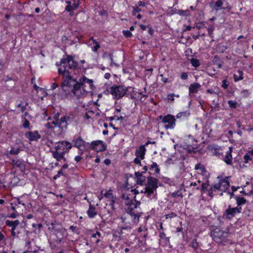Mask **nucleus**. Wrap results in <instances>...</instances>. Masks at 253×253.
I'll list each match as a JSON object with an SVG mask.
<instances>
[{
  "mask_svg": "<svg viewBox=\"0 0 253 253\" xmlns=\"http://www.w3.org/2000/svg\"><path fill=\"white\" fill-rule=\"evenodd\" d=\"M55 65L58 67L57 72L62 77L61 86L64 94L62 98H70L76 96L80 98L83 94L90 92L95 88L93 81L87 78L85 76L75 78L71 75L72 71L76 70L80 72H85L86 68L80 65L74 59L71 55H64L60 61L57 62Z\"/></svg>",
  "mask_w": 253,
  "mask_h": 253,
  "instance_id": "f257e3e1",
  "label": "nucleus"
},
{
  "mask_svg": "<svg viewBox=\"0 0 253 253\" xmlns=\"http://www.w3.org/2000/svg\"><path fill=\"white\" fill-rule=\"evenodd\" d=\"M125 204L126 207V212L130 216L133 222H138L139 217L142 214L141 210L139 207L141 202L137 201L135 196H134L133 199L125 202Z\"/></svg>",
  "mask_w": 253,
  "mask_h": 253,
  "instance_id": "f03ea898",
  "label": "nucleus"
},
{
  "mask_svg": "<svg viewBox=\"0 0 253 253\" xmlns=\"http://www.w3.org/2000/svg\"><path fill=\"white\" fill-rule=\"evenodd\" d=\"M211 236L215 242L223 246L231 244L228 232L223 231L219 228H215L211 231Z\"/></svg>",
  "mask_w": 253,
  "mask_h": 253,
  "instance_id": "7ed1b4c3",
  "label": "nucleus"
},
{
  "mask_svg": "<svg viewBox=\"0 0 253 253\" xmlns=\"http://www.w3.org/2000/svg\"><path fill=\"white\" fill-rule=\"evenodd\" d=\"M60 113H55L53 116L54 121L52 124L54 125V127H58L59 130V133H62L63 131L66 129L67 126L73 121L72 118L68 116H64L60 119Z\"/></svg>",
  "mask_w": 253,
  "mask_h": 253,
  "instance_id": "20e7f679",
  "label": "nucleus"
},
{
  "mask_svg": "<svg viewBox=\"0 0 253 253\" xmlns=\"http://www.w3.org/2000/svg\"><path fill=\"white\" fill-rule=\"evenodd\" d=\"M107 91L108 93L106 94H111L113 96V99L115 100H119L125 96V93H126L125 85L115 84L110 87Z\"/></svg>",
  "mask_w": 253,
  "mask_h": 253,
  "instance_id": "39448f33",
  "label": "nucleus"
},
{
  "mask_svg": "<svg viewBox=\"0 0 253 253\" xmlns=\"http://www.w3.org/2000/svg\"><path fill=\"white\" fill-rule=\"evenodd\" d=\"M157 119L158 120H161V123L166 124L165 128L166 129H173L175 127L176 119L171 114H168L164 116L160 115Z\"/></svg>",
  "mask_w": 253,
  "mask_h": 253,
  "instance_id": "423d86ee",
  "label": "nucleus"
},
{
  "mask_svg": "<svg viewBox=\"0 0 253 253\" xmlns=\"http://www.w3.org/2000/svg\"><path fill=\"white\" fill-rule=\"evenodd\" d=\"M71 143L72 147H76L81 151V155L83 154L84 150L88 148V144H89V142L85 141L81 136L74 137Z\"/></svg>",
  "mask_w": 253,
  "mask_h": 253,
  "instance_id": "0eeeda50",
  "label": "nucleus"
},
{
  "mask_svg": "<svg viewBox=\"0 0 253 253\" xmlns=\"http://www.w3.org/2000/svg\"><path fill=\"white\" fill-rule=\"evenodd\" d=\"M158 180L157 178L149 176L147 178V183L145 188V193H147L148 196L152 195L154 191L158 188Z\"/></svg>",
  "mask_w": 253,
  "mask_h": 253,
  "instance_id": "6e6552de",
  "label": "nucleus"
},
{
  "mask_svg": "<svg viewBox=\"0 0 253 253\" xmlns=\"http://www.w3.org/2000/svg\"><path fill=\"white\" fill-rule=\"evenodd\" d=\"M107 145L106 143L100 140L93 141L88 144V148L98 152L105 151Z\"/></svg>",
  "mask_w": 253,
  "mask_h": 253,
  "instance_id": "1a4fd4ad",
  "label": "nucleus"
},
{
  "mask_svg": "<svg viewBox=\"0 0 253 253\" xmlns=\"http://www.w3.org/2000/svg\"><path fill=\"white\" fill-rule=\"evenodd\" d=\"M72 148V144L67 141H59L56 143L55 149L59 151L60 152H64V154L67 153Z\"/></svg>",
  "mask_w": 253,
  "mask_h": 253,
  "instance_id": "9d476101",
  "label": "nucleus"
},
{
  "mask_svg": "<svg viewBox=\"0 0 253 253\" xmlns=\"http://www.w3.org/2000/svg\"><path fill=\"white\" fill-rule=\"evenodd\" d=\"M24 136L30 142H38L41 138V135L37 130L27 131Z\"/></svg>",
  "mask_w": 253,
  "mask_h": 253,
  "instance_id": "9b49d317",
  "label": "nucleus"
},
{
  "mask_svg": "<svg viewBox=\"0 0 253 253\" xmlns=\"http://www.w3.org/2000/svg\"><path fill=\"white\" fill-rule=\"evenodd\" d=\"M236 213H237L234 208L231 207V206L230 205L228 206V208L223 212L222 217L224 219L231 220L236 215Z\"/></svg>",
  "mask_w": 253,
  "mask_h": 253,
  "instance_id": "f8f14e48",
  "label": "nucleus"
},
{
  "mask_svg": "<svg viewBox=\"0 0 253 253\" xmlns=\"http://www.w3.org/2000/svg\"><path fill=\"white\" fill-rule=\"evenodd\" d=\"M137 232L139 233L143 232V235H138V243H140L142 241H146L148 235V228L145 226H140L137 229Z\"/></svg>",
  "mask_w": 253,
  "mask_h": 253,
  "instance_id": "ddd939ff",
  "label": "nucleus"
},
{
  "mask_svg": "<svg viewBox=\"0 0 253 253\" xmlns=\"http://www.w3.org/2000/svg\"><path fill=\"white\" fill-rule=\"evenodd\" d=\"M91 41V43H89L88 45L91 48L92 51L94 53H98V49L100 48V43L94 39L93 37H91L89 38V42Z\"/></svg>",
  "mask_w": 253,
  "mask_h": 253,
  "instance_id": "4468645a",
  "label": "nucleus"
},
{
  "mask_svg": "<svg viewBox=\"0 0 253 253\" xmlns=\"http://www.w3.org/2000/svg\"><path fill=\"white\" fill-rule=\"evenodd\" d=\"M52 157L57 161L60 162L62 160H63L64 162L66 161V159L65 157V154L64 152H60L59 151L55 149L51 151Z\"/></svg>",
  "mask_w": 253,
  "mask_h": 253,
  "instance_id": "2eb2a0df",
  "label": "nucleus"
},
{
  "mask_svg": "<svg viewBox=\"0 0 253 253\" xmlns=\"http://www.w3.org/2000/svg\"><path fill=\"white\" fill-rule=\"evenodd\" d=\"M229 179V177L226 176L224 178L220 179L219 181L221 185V191L226 192L228 190L230 185Z\"/></svg>",
  "mask_w": 253,
  "mask_h": 253,
  "instance_id": "dca6fc26",
  "label": "nucleus"
},
{
  "mask_svg": "<svg viewBox=\"0 0 253 253\" xmlns=\"http://www.w3.org/2000/svg\"><path fill=\"white\" fill-rule=\"evenodd\" d=\"M223 0H217L214 3L211 2L210 3V6L212 8L213 10L217 11L220 10L225 9V8L223 7Z\"/></svg>",
  "mask_w": 253,
  "mask_h": 253,
  "instance_id": "f3484780",
  "label": "nucleus"
},
{
  "mask_svg": "<svg viewBox=\"0 0 253 253\" xmlns=\"http://www.w3.org/2000/svg\"><path fill=\"white\" fill-rule=\"evenodd\" d=\"M201 85L198 83H194L190 84L189 86V95L197 93L201 89Z\"/></svg>",
  "mask_w": 253,
  "mask_h": 253,
  "instance_id": "a211bd4d",
  "label": "nucleus"
},
{
  "mask_svg": "<svg viewBox=\"0 0 253 253\" xmlns=\"http://www.w3.org/2000/svg\"><path fill=\"white\" fill-rule=\"evenodd\" d=\"M232 148L231 147H229V149L228 151L226 152L225 157H224L223 160V161L228 165H232Z\"/></svg>",
  "mask_w": 253,
  "mask_h": 253,
  "instance_id": "6ab92c4d",
  "label": "nucleus"
},
{
  "mask_svg": "<svg viewBox=\"0 0 253 253\" xmlns=\"http://www.w3.org/2000/svg\"><path fill=\"white\" fill-rule=\"evenodd\" d=\"M146 151V149L145 147V145H141L138 149L136 150L135 155L141 160H143L145 158Z\"/></svg>",
  "mask_w": 253,
  "mask_h": 253,
  "instance_id": "aec40b11",
  "label": "nucleus"
},
{
  "mask_svg": "<svg viewBox=\"0 0 253 253\" xmlns=\"http://www.w3.org/2000/svg\"><path fill=\"white\" fill-rule=\"evenodd\" d=\"M80 6V4L78 3H73V4L70 5H66L65 8V10L69 13L71 16L74 15V10L77 9Z\"/></svg>",
  "mask_w": 253,
  "mask_h": 253,
  "instance_id": "412c9836",
  "label": "nucleus"
},
{
  "mask_svg": "<svg viewBox=\"0 0 253 253\" xmlns=\"http://www.w3.org/2000/svg\"><path fill=\"white\" fill-rule=\"evenodd\" d=\"M86 213L89 218H94L97 214V212L96 211L95 206L92 204H89V208L86 211Z\"/></svg>",
  "mask_w": 253,
  "mask_h": 253,
  "instance_id": "4be33fe9",
  "label": "nucleus"
},
{
  "mask_svg": "<svg viewBox=\"0 0 253 253\" xmlns=\"http://www.w3.org/2000/svg\"><path fill=\"white\" fill-rule=\"evenodd\" d=\"M135 175L137 184L140 185H143L146 180V177L143 175V173L139 171L135 172Z\"/></svg>",
  "mask_w": 253,
  "mask_h": 253,
  "instance_id": "5701e85b",
  "label": "nucleus"
},
{
  "mask_svg": "<svg viewBox=\"0 0 253 253\" xmlns=\"http://www.w3.org/2000/svg\"><path fill=\"white\" fill-rule=\"evenodd\" d=\"M125 91L126 93H125V96L132 98H133V93L134 92V88L132 86H125Z\"/></svg>",
  "mask_w": 253,
  "mask_h": 253,
  "instance_id": "b1692460",
  "label": "nucleus"
},
{
  "mask_svg": "<svg viewBox=\"0 0 253 253\" xmlns=\"http://www.w3.org/2000/svg\"><path fill=\"white\" fill-rule=\"evenodd\" d=\"M12 164L14 167L18 168L21 169L25 168L24 162L20 159L13 160L12 161Z\"/></svg>",
  "mask_w": 253,
  "mask_h": 253,
  "instance_id": "393cba45",
  "label": "nucleus"
},
{
  "mask_svg": "<svg viewBox=\"0 0 253 253\" xmlns=\"http://www.w3.org/2000/svg\"><path fill=\"white\" fill-rule=\"evenodd\" d=\"M5 223L7 226L11 227V229H13V230H15L16 227L20 223L19 221L18 220H15L14 221L6 220Z\"/></svg>",
  "mask_w": 253,
  "mask_h": 253,
  "instance_id": "a878e982",
  "label": "nucleus"
},
{
  "mask_svg": "<svg viewBox=\"0 0 253 253\" xmlns=\"http://www.w3.org/2000/svg\"><path fill=\"white\" fill-rule=\"evenodd\" d=\"M190 116V113L187 111H183V112H180L178 113L176 116V117L178 119H180L181 120H183L185 119H187L188 117Z\"/></svg>",
  "mask_w": 253,
  "mask_h": 253,
  "instance_id": "bb28decb",
  "label": "nucleus"
},
{
  "mask_svg": "<svg viewBox=\"0 0 253 253\" xmlns=\"http://www.w3.org/2000/svg\"><path fill=\"white\" fill-rule=\"evenodd\" d=\"M235 199L238 206H243L247 203V200L240 196H235Z\"/></svg>",
  "mask_w": 253,
  "mask_h": 253,
  "instance_id": "cd10ccee",
  "label": "nucleus"
},
{
  "mask_svg": "<svg viewBox=\"0 0 253 253\" xmlns=\"http://www.w3.org/2000/svg\"><path fill=\"white\" fill-rule=\"evenodd\" d=\"M253 157V150L248 151L244 156V163H248L250 161H252Z\"/></svg>",
  "mask_w": 253,
  "mask_h": 253,
  "instance_id": "c85d7f7f",
  "label": "nucleus"
},
{
  "mask_svg": "<svg viewBox=\"0 0 253 253\" xmlns=\"http://www.w3.org/2000/svg\"><path fill=\"white\" fill-rule=\"evenodd\" d=\"M149 169L151 170H154L155 173L157 175L160 174V169L159 168V166L156 162H152V164L151 165H150Z\"/></svg>",
  "mask_w": 253,
  "mask_h": 253,
  "instance_id": "c756f323",
  "label": "nucleus"
},
{
  "mask_svg": "<svg viewBox=\"0 0 253 253\" xmlns=\"http://www.w3.org/2000/svg\"><path fill=\"white\" fill-rule=\"evenodd\" d=\"M91 237L95 243H98L100 242L99 238L102 237L101 233L99 231H96L95 233L92 234Z\"/></svg>",
  "mask_w": 253,
  "mask_h": 253,
  "instance_id": "7c9ffc66",
  "label": "nucleus"
},
{
  "mask_svg": "<svg viewBox=\"0 0 253 253\" xmlns=\"http://www.w3.org/2000/svg\"><path fill=\"white\" fill-rule=\"evenodd\" d=\"M238 75L234 74L233 75V78L235 82H238L243 79V72L242 71L239 70L238 71Z\"/></svg>",
  "mask_w": 253,
  "mask_h": 253,
  "instance_id": "2f4dec72",
  "label": "nucleus"
},
{
  "mask_svg": "<svg viewBox=\"0 0 253 253\" xmlns=\"http://www.w3.org/2000/svg\"><path fill=\"white\" fill-rule=\"evenodd\" d=\"M212 62L214 65H216L217 66L218 68H222V63L221 62L220 58L218 56H214L213 59L212 60Z\"/></svg>",
  "mask_w": 253,
  "mask_h": 253,
  "instance_id": "473e14b6",
  "label": "nucleus"
},
{
  "mask_svg": "<svg viewBox=\"0 0 253 253\" xmlns=\"http://www.w3.org/2000/svg\"><path fill=\"white\" fill-rule=\"evenodd\" d=\"M211 149L212 151L213 155L216 156L220 157V156L223 155V153L220 152V149L217 147H212Z\"/></svg>",
  "mask_w": 253,
  "mask_h": 253,
  "instance_id": "72a5a7b5",
  "label": "nucleus"
},
{
  "mask_svg": "<svg viewBox=\"0 0 253 253\" xmlns=\"http://www.w3.org/2000/svg\"><path fill=\"white\" fill-rule=\"evenodd\" d=\"M189 246L194 250H197L199 247V243L197 239L194 238L189 243Z\"/></svg>",
  "mask_w": 253,
  "mask_h": 253,
  "instance_id": "f704fd0d",
  "label": "nucleus"
},
{
  "mask_svg": "<svg viewBox=\"0 0 253 253\" xmlns=\"http://www.w3.org/2000/svg\"><path fill=\"white\" fill-rule=\"evenodd\" d=\"M32 226L33 228H34V232L36 233H37V230H38V232L39 233L41 232V228L42 227V224L41 223L39 224L33 223Z\"/></svg>",
  "mask_w": 253,
  "mask_h": 253,
  "instance_id": "c9c22d12",
  "label": "nucleus"
},
{
  "mask_svg": "<svg viewBox=\"0 0 253 253\" xmlns=\"http://www.w3.org/2000/svg\"><path fill=\"white\" fill-rule=\"evenodd\" d=\"M190 61L192 66L195 68L198 67L200 65V62L199 60L197 59L192 58L191 59H190Z\"/></svg>",
  "mask_w": 253,
  "mask_h": 253,
  "instance_id": "e433bc0d",
  "label": "nucleus"
},
{
  "mask_svg": "<svg viewBox=\"0 0 253 253\" xmlns=\"http://www.w3.org/2000/svg\"><path fill=\"white\" fill-rule=\"evenodd\" d=\"M22 126L24 128H28L29 130H31L32 128V126H30V123L29 121L25 118H24Z\"/></svg>",
  "mask_w": 253,
  "mask_h": 253,
  "instance_id": "4c0bfd02",
  "label": "nucleus"
},
{
  "mask_svg": "<svg viewBox=\"0 0 253 253\" xmlns=\"http://www.w3.org/2000/svg\"><path fill=\"white\" fill-rule=\"evenodd\" d=\"M214 27L212 25H210L208 26L207 30L208 32V35L211 38H213V31Z\"/></svg>",
  "mask_w": 253,
  "mask_h": 253,
  "instance_id": "58836bf2",
  "label": "nucleus"
},
{
  "mask_svg": "<svg viewBox=\"0 0 253 253\" xmlns=\"http://www.w3.org/2000/svg\"><path fill=\"white\" fill-rule=\"evenodd\" d=\"M171 196L173 198L181 197L182 198L183 195L180 190H177L171 193Z\"/></svg>",
  "mask_w": 253,
  "mask_h": 253,
  "instance_id": "ea45409f",
  "label": "nucleus"
},
{
  "mask_svg": "<svg viewBox=\"0 0 253 253\" xmlns=\"http://www.w3.org/2000/svg\"><path fill=\"white\" fill-rule=\"evenodd\" d=\"M142 11L141 8H140L138 6L135 5L133 7V10L132 11V15L135 16L137 13H138Z\"/></svg>",
  "mask_w": 253,
  "mask_h": 253,
  "instance_id": "a19ab883",
  "label": "nucleus"
},
{
  "mask_svg": "<svg viewBox=\"0 0 253 253\" xmlns=\"http://www.w3.org/2000/svg\"><path fill=\"white\" fill-rule=\"evenodd\" d=\"M195 169L196 170L200 169L202 172L205 171V168L201 163L197 164L195 166Z\"/></svg>",
  "mask_w": 253,
  "mask_h": 253,
  "instance_id": "79ce46f5",
  "label": "nucleus"
},
{
  "mask_svg": "<svg viewBox=\"0 0 253 253\" xmlns=\"http://www.w3.org/2000/svg\"><path fill=\"white\" fill-rule=\"evenodd\" d=\"M20 152V149L19 148H15L14 147H11L9 153L11 155H17Z\"/></svg>",
  "mask_w": 253,
  "mask_h": 253,
  "instance_id": "37998d69",
  "label": "nucleus"
},
{
  "mask_svg": "<svg viewBox=\"0 0 253 253\" xmlns=\"http://www.w3.org/2000/svg\"><path fill=\"white\" fill-rule=\"evenodd\" d=\"M123 35L126 38H131L132 37V34L129 30H123Z\"/></svg>",
  "mask_w": 253,
  "mask_h": 253,
  "instance_id": "c03bdc74",
  "label": "nucleus"
},
{
  "mask_svg": "<svg viewBox=\"0 0 253 253\" xmlns=\"http://www.w3.org/2000/svg\"><path fill=\"white\" fill-rule=\"evenodd\" d=\"M209 186V184L208 183H203L202 184V186L201 187V191L202 193L205 192L206 191L208 190V188Z\"/></svg>",
  "mask_w": 253,
  "mask_h": 253,
  "instance_id": "a18cd8bd",
  "label": "nucleus"
},
{
  "mask_svg": "<svg viewBox=\"0 0 253 253\" xmlns=\"http://www.w3.org/2000/svg\"><path fill=\"white\" fill-rule=\"evenodd\" d=\"M229 86L228 82L226 79H224L222 81L221 87L224 89H227Z\"/></svg>",
  "mask_w": 253,
  "mask_h": 253,
  "instance_id": "49530a36",
  "label": "nucleus"
},
{
  "mask_svg": "<svg viewBox=\"0 0 253 253\" xmlns=\"http://www.w3.org/2000/svg\"><path fill=\"white\" fill-rule=\"evenodd\" d=\"M228 104L231 108H236L237 107V103L232 100H229Z\"/></svg>",
  "mask_w": 253,
  "mask_h": 253,
  "instance_id": "de8ad7c7",
  "label": "nucleus"
},
{
  "mask_svg": "<svg viewBox=\"0 0 253 253\" xmlns=\"http://www.w3.org/2000/svg\"><path fill=\"white\" fill-rule=\"evenodd\" d=\"M16 202L14 201L12 203H11V208L12 210L16 211V209L19 208V205L16 204Z\"/></svg>",
  "mask_w": 253,
  "mask_h": 253,
  "instance_id": "09e8293b",
  "label": "nucleus"
},
{
  "mask_svg": "<svg viewBox=\"0 0 253 253\" xmlns=\"http://www.w3.org/2000/svg\"><path fill=\"white\" fill-rule=\"evenodd\" d=\"M112 190H110L109 191H107L105 192V193L104 194V196L106 198H110L112 197V199H113V197L112 196Z\"/></svg>",
  "mask_w": 253,
  "mask_h": 253,
  "instance_id": "8fccbe9b",
  "label": "nucleus"
},
{
  "mask_svg": "<svg viewBox=\"0 0 253 253\" xmlns=\"http://www.w3.org/2000/svg\"><path fill=\"white\" fill-rule=\"evenodd\" d=\"M188 78V75L187 72H182L180 75V79L182 80H186Z\"/></svg>",
  "mask_w": 253,
  "mask_h": 253,
  "instance_id": "3c124183",
  "label": "nucleus"
},
{
  "mask_svg": "<svg viewBox=\"0 0 253 253\" xmlns=\"http://www.w3.org/2000/svg\"><path fill=\"white\" fill-rule=\"evenodd\" d=\"M175 94L173 93L168 94V101H173L174 100Z\"/></svg>",
  "mask_w": 253,
  "mask_h": 253,
  "instance_id": "603ef678",
  "label": "nucleus"
},
{
  "mask_svg": "<svg viewBox=\"0 0 253 253\" xmlns=\"http://www.w3.org/2000/svg\"><path fill=\"white\" fill-rule=\"evenodd\" d=\"M176 216H177V214L173 212H171V213L166 214L165 215L166 219L172 218L174 217H176Z\"/></svg>",
  "mask_w": 253,
  "mask_h": 253,
  "instance_id": "864d4df0",
  "label": "nucleus"
},
{
  "mask_svg": "<svg viewBox=\"0 0 253 253\" xmlns=\"http://www.w3.org/2000/svg\"><path fill=\"white\" fill-rule=\"evenodd\" d=\"M213 187L214 189V190H218V191H221V185H220V181H219V182H218L217 183L214 184L213 185Z\"/></svg>",
  "mask_w": 253,
  "mask_h": 253,
  "instance_id": "5fc2aeb1",
  "label": "nucleus"
},
{
  "mask_svg": "<svg viewBox=\"0 0 253 253\" xmlns=\"http://www.w3.org/2000/svg\"><path fill=\"white\" fill-rule=\"evenodd\" d=\"M14 201L16 202V204L19 205V206L20 205H21L23 206H24V207H25V206H26L25 204L24 203H23L22 201H20L19 198H15L14 199Z\"/></svg>",
  "mask_w": 253,
  "mask_h": 253,
  "instance_id": "6e6d98bb",
  "label": "nucleus"
},
{
  "mask_svg": "<svg viewBox=\"0 0 253 253\" xmlns=\"http://www.w3.org/2000/svg\"><path fill=\"white\" fill-rule=\"evenodd\" d=\"M178 13L180 15L187 16L189 14V11L188 10H180Z\"/></svg>",
  "mask_w": 253,
  "mask_h": 253,
  "instance_id": "4d7b16f0",
  "label": "nucleus"
},
{
  "mask_svg": "<svg viewBox=\"0 0 253 253\" xmlns=\"http://www.w3.org/2000/svg\"><path fill=\"white\" fill-rule=\"evenodd\" d=\"M63 175L62 169H60L57 174L55 175L53 177L54 179H56L60 177L61 175Z\"/></svg>",
  "mask_w": 253,
  "mask_h": 253,
  "instance_id": "13d9d810",
  "label": "nucleus"
},
{
  "mask_svg": "<svg viewBox=\"0 0 253 253\" xmlns=\"http://www.w3.org/2000/svg\"><path fill=\"white\" fill-rule=\"evenodd\" d=\"M147 28L148 29V33L151 36L154 32L153 29L152 28V26L150 24L147 25Z\"/></svg>",
  "mask_w": 253,
  "mask_h": 253,
  "instance_id": "bf43d9fd",
  "label": "nucleus"
},
{
  "mask_svg": "<svg viewBox=\"0 0 253 253\" xmlns=\"http://www.w3.org/2000/svg\"><path fill=\"white\" fill-rule=\"evenodd\" d=\"M237 213H240L242 211V206H237L236 207H234Z\"/></svg>",
  "mask_w": 253,
  "mask_h": 253,
  "instance_id": "052dcab7",
  "label": "nucleus"
},
{
  "mask_svg": "<svg viewBox=\"0 0 253 253\" xmlns=\"http://www.w3.org/2000/svg\"><path fill=\"white\" fill-rule=\"evenodd\" d=\"M45 126L48 129L58 128V127H54V125L52 124V122L46 123Z\"/></svg>",
  "mask_w": 253,
  "mask_h": 253,
  "instance_id": "680f3d73",
  "label": "nucleus"
},
{
  "mask_svg": "<svg viewBox=\"0 0 253 253\" xmlns=\"http://www.w3.org/2000/svg\"><path fill=\"white\" fill-rule=\"evenodd\" d=\"M122 198L123 199H124V200H126V202H128V200H130L131 199H129V194H127V193H123L122 195V196H121Z\"/></svg>",
  "mask_w": 253,
  "mask_h": 253,
  "instance_id": "e2e57ef3",
  "label": "nucleus"
},
{
  "mask_svg": "<svg viewBox=\"0 0 253 253\" xmlns=\"http://www.w3.org/2000/svg\"><path fill=\"white\" fill-rule=\"evenodd\" d=\"M42 115L43 116L44 119H46L48 121L50 120L51 119L50 117H49L46 119V117H48V113L47 110L44 111V112L42 113Z\"/></svg>",
  "mask_w": 253,
  "mask_h": 253,
  "instance_id": "0e129e2a",
  "label": "nucleus"
},
{
  "mask_svg": "<svg viewBox=\"0 0 253 253\" xmlns=\"http://www.w3.org/2000/svg\"><path fill=\"white\" fill-rule=\"evenodd\" d=\"M139 157H137L135 158L134 159V163L136 164V165H139L140 166H141V159H139Z\"/></svg>",
  "mask_w": 253,
  "mask_h": 253,
  "instance_id": "69168bd1",
  "label": "nucleus"
},
{
  "mask_svg": "<svg viewBox=\"0 0 253 253\" xmlns=\"http://www.w3.org/2000/svg\"><path fill=\"white\" fill-rule=\"evenodd\" d=\"M207 191L208 192V195L211 198H212L213 197L212 188L211 187Z\"/></svg>",
  "mask_w": 253,
  "mask_h": 253,
  "instance_id": "338daca9",
  "label": "nucleus"
},
{
  "mask_svg": "<svg viewBox=\"0 0 253 253\" xmlns=\"http://www.w3.org/2000/svg\"><path fill=\"white\" fill-rule=\"evenodd\" d=\"M159 237L161 238V239H165L166 237V234L164 233V231H161L160 230H159Z\"/></svg>",
  "mask_w": 253,
  "mask_h": 253,
  "instance_id": "774afa93",
  "label": "nucleus"
}]
</instances>
